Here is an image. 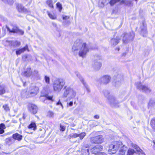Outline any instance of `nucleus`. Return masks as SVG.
<instances>
[{
	"instance_id": "nucleus-37",
	"label": "nucleus",
	"mask_w": 155,
	"mask_h": 155,
	"mask_svg": "<svg viewBox=\"0 0 155 155\" xmlns=\"http://www.w3.org/2000/svg\"><path fill=\"white\" fill-rule=\"evenodd\" d=\"M20 49L23 53L26 50H27L28 51H29L28 48V46L27 45H26L24 47Z\"/></svg>"
},
{
	"instance_id": "nucleus-15",
	"label": "nucleus",
	"mask_w": 155,
	"mask_h": 155,
	"mask_svg": "<svg viewBox=\"0 0 155 155\" xmlns=\"http://www.w3.org/2000/svg\"><path fill=\"white\" fill-rule=\"evenodd\" d=\"M103 149L102 146L100 145H97L91 149V152L92 153L95 154L98 151L102 150Z\"/></svg>"
},
{
	"instance_id": "nucleus-55",
	"label": "nucleus",
	"mask_w": 155,
	"mask_h": 155,
	"mask_svg": "<svg viewBox=\"0 0 155 155\" xmlns=\"http://www.w3.org/2000/svg\"><path fill=\"white\" fill-rule=\"evenodd\" d=\"M57 105H59V104H61V106H62V107H63V106H62V104L61 102L60 101H59L57 103Z\"/></svg>"
},
{
	"instance_id": "nucleus-5",
	"label": "nucleus",
	"mask_w": 155,
	"mask_h": 155,
	"mask_svg": "<svg viewBox=\"0 0 155 155\" xmlns=\"http://www.w3.org/2000/svg\"><path fill=\"white\" fill-rule=\"evenodd\" d=\"M38 90L39 88L38 87L35 86H31L28 92V97H32L36 95L38 92Z\"/></svg>"
},
{
	"instance_id": "nucleus-50",
	"label": "nucleus",
	"mask_w": 155,
	"mask_h": 155,
	"mask_svg": "<svg viewBox=\"0 0 155 155\" xmlns=\"http://www.w3.org/2000/svg\"><path fill=\"white\" fill-rule=\"evenodd\" d=\"M138 154L140 155H146L143 152V150L140 151V152Z\"/></svg>"
},
{
	"instance_id": "nucleus-20",
	"label": "nucleus",
	"mask_w": 155,
	"mask_h": 155,
	"mask_svg": "<svg viewBox=\"0 0 155 155\" xmlns=\"http://www.w3.org/2000/svg\"><path fill=\"white\" fill-rule=\"evenodd\" d=\"M7 91L5 86L3 85H0V95H2Z\"/></svg>"
},
{
	"instance_id": "nucleus-19",
	"label": "nucleus",
	"mask_w": 155,
	"mask_h": 155,
	"mask_svg": "<svg viewBox=\"0 0 155 155\" xmlns=\"http://www.w3.org/2000/svg\"><path fill=\"white\" fill-rule=\"evenodd\" d=\"M12 138L15 140H17L18 141L21 140L22 138V136L16 133L12 135Z\"/></svg>"
},
{
	"instance_id": "nucleus-17",
	"label": "nucleus",
	"mask_w": 155,
	"mask_h": 155,
	"mask_svg": "<svg viewBox=\"0 0 155 155\" xmlns=\"http://www.w3.org/2000/svg\"><path fill=\"white\" fill-rule=\"evenodd\" d=\"M120 39L119 37H114L110 40V42L111 45L115 46L119 42Z\"/></svg>"
},
{
	"instance_id": "nucleus-59",
	"label": "nucleus",
	"mask_w": 155,
	"mask_h": 155,
	"mask_svg": "<svg viewBox=\"0 0 155 155\" xmlns=\"http://www.w3.org/2000/svg\"><path fill=\"white\" fill-rule=\"evenodd\" d=\"M101 4H102V5L101 6V7H104V4L103 2H101Z\"/></svg>"
},
{
	"instance_id": "nucleus-45",
	"label": "nucleus",
	"mask_w": 155,
	"mask_h": 155,
	"mask_svg": "<svg viewBox=\"0 0 155 155\" xmlns=\"http://www.w3.org/2000/svg\"><path fill=\"white\" fill-rule=\"evenodd\" d=\"M60 130L63 131L65 130V127L64 126H63L61 124H60Z\"/></svg>"
},
{
	"instance_id": "nucleus-41",
	"label": "nucleus",
	"mask_w": 155,
	"mask_h": 155,
	"mask_svg": "<svg viewBox=\"0 0 155 155\" xmlns=\"http://www.w3.org/2000/svg\"><path fill=\"white\" fill-rule=\"evenodd\" d=\"M149 104L150 106H153L154 104H155V101L152 99L150 100L149 103Z\"/></svg>"
},
{
	"instance_id": "nucleus-9",
	"label": "nucleus",
	"mask_w": 155,
	"mask_h": 155,
	"mask_svg": "<svg viewBox=\"0 0 155 155\" xmlns=\"http://www.w3.org/2000/svg\"><path fill=\"white\" fill-rule=\"evenodd\" d=\"M108 101L111 106L116 107L119 103L116 98L113 96H110L108 97Z\"/></svg>"
},
{
	"instance_id": "nucleus-39",
	"label": "nucleus",
	"mask_w": 155,
	"mask_h": 155,
	"mask_svg": "<svg viewBox=\"0 0 155 155\" xmlns=\"http://www.w3.org/2000/svg\"><path fill=\"white\" fill-rule=\"evenodd\" d=\"M54 114L53 112L50 111L48 112L47 116L50 117H53Z\"/></svg>"
},
{
	"instance_id": "nucleus-44",
	"label": "nucleus",
	"mask_w": 155,
	"mask_h": 155,
	"mask_svg": "<svg viewBox=\"0 0 155 155\" xmlns=\"http://www.w3.org/2000/svg\"><path fill=\"white\" fill-rule=\"evenodd\" d=\"M122 149H121V150H120L119 151L118 154V155H124L125 153L124 151L122 150Z\"/></svg>"
},
{
	"instance_id": "nucleus-47",
	"label": "nucleus",
	"mask_w": 155,
	"mask_h": 155,
	"mask_svg": "<svg viewBox=\"0 0 155 155\" xmlns=\"http://www.w3.org/2000/svg\"><path fill=\"white\" fill-rule=\"evenodd\" d=\"M94 155H107V154L103 152H99L97 153Z\"/></svg>"
},
{
	"instance_id": "nucleus-22",
	"label": "nucleus",
	"mask_w": 155,
	"mask_h": 155,
	"mask_svg": "<svg viewBox=\"0 0 155 155\" xmlns=\"http://www.w3.org/2000/svg\"><path fill=\"white\" fill-rule=\"evenodd\" d=\"M77 77H78L80 81L83 83L84 86L85 87L88 92H90V90L89 89V87L88 85L86 84L84 82V81L83 78L80 76V74H77Z\"/></svg>"
},
{
	"instance_id": "nucleus-34",
	"label": "nucleus",
	"mask_w": 155,
	"mask_h": 155,
	"mask_svg": "<svg viewBox=\"0 0 155 155\" xmlns=\"http://www.w3.org/2000/svg\"><path fill=\"white\" fill-rule=\"evenodd\" d=\"M135 153V151L131 149H129L127 152V155H133V154Z\"/></svg>"
},
{
	"instance_id": "nucleus-63",
	"label": "nucleus",
	"mask_w": 155,
	"mask_h": 155,
	"mask_svg": "<svg viewBox=\"0 0 155 155\" xmlns=\"http://www.w3.org/2000/svg\"><path fill=\"white\" fill-rule=\"evenodd\" d=\"M75 125H74V124H73L72 125V126L74 127L75 126Z\"/></svg>"
},
{
	"instance_id": "nucleus-58",
	"label": "nucleus",
	"mask_w": 155,
	"mask_h": 155,
	"mask_svg": "<svg viewBox=\"0 0 155 155\" xmlns=\"http://www.w3.org/2000/svg\"><path fill=\"white\" fill-rule=\"evenodd\" d=\"M26 117V116L25 115V114H23V118L24 119H25Z\"/></svg>"
},
{
	"instance_id": "nucleus-32",
	"label": "nucleus",
	"mask_w": 155,
	"mask_h": 155,
	"mask_svg": "<svg viewBox=\"0 0 155 155\" xmlns=\"http://www.w3.org/2000/svg\"><path fill=\"white\" fill-rule=\"evenodd\" d=\"M150 124L153 130L155 131V119H152L151 121Z\"/></svg>"
},
{
	"instance_id": "nucleus-38",
	"label": "nucleus",
	"mask_w": 155,
	"mask_h": 155,
	"mask_svg": "<svg viewBox=\"0 0 155 155\" xmlns=\"http://www.w3.org/2000/svg\"><path fill=\"white\" fill-rule=\"evenodd\" d=\"M86 134L85 132H82L79 134V137H80L81 140H82L84 137L86 136Z\"/></svg>"
},
{
	"instance_id": "nucleus-25",
	"label": "nucleus",
	"mask_w": 155,
	"mask_h": 155,
	"mask_svg": "<svg viewBox=\"0 0 155 155\" xmlns=\"http://www.w3.org/2000/svg\"><path fill=\"white\" fill-rule=\"evenodd\" d=\"M11 45L15 47L19 46L20 45V43L17 41H13L11 43Z\"/></svg>"
},
{
	"instance_id": "nucleus-35",
	"label": "nucleus",
	"mask_w": 155,
	"mask_h": 155,
	"mask_svg": "<svg viewBox=\"0 0 155 155\" xmlns=\"http://www.w3.org/2000/svg\"><path fill=\"white\" fill-rule=\"evenodd\" d=\"M56 6L57 8L58 9L59 11L61 12L62 9L61 4L59 2H58L56 4Z\"/></svg>"
},
{
	"instance_id": "nucleus-28",
	"label": "nucleus",
	"mask_w": 155,
	"mask_h": 155,
	"mask_svg": "<svg viewBox=\"0 0 155 155\" xmlns=\"http://www.w3.org/2000/svg\"><path fill=\"white\" fill-rule=\"evenodd\" d=\"M28 128L29 129H32L34 130H36V124L34 122H32L28 126Z\"/></svg>"
},
{
	"instance_id": "nucleus-7",
	"label": "nucleus",
	"mask_w": 155,
	"mask_h": 155,
	"mask_svg": "<svg viewBox=\"0 0 155 155\" xmlns=\"http://www.w3.org/2000/svg\"><path fill=\"white\" fill-rule=\"evenodd\" d=\"M136 84L137 88L140 90L147 93H150L151 92V89L147 86L142 85L140 83H137Z\"/></svg>"
},
{
	"instance_id": "nucleus-2",
	"label": "nucleus",
	"mask_w": 155,
	"mask_h": 155,
	"mask_svg": "<svg viewBox=\"0 0 155 155\" xmlns=\"http://www.w3.org/2000/svg\"><path fill=\"white\" fill-rule=\"evenodd\" d=\"M122 143L120 141H115L112 143L109 147L108 152L110 154L115 153L120 148H122Z\"/></svg>"
},
{
	"instance_id": "nucleus-49",
	"label": "nucleus",
	"mask_w": 155,
	"mask_h": 155,
	"mask_svg": "<svg viewBox=\"0 0 155 155\" xmlns=\"http://www.w3.org/2000/svg\"><path fill=\"white\" fill-rule=\"evenodd\" d=\"M16 54L17 55H19L21 53H23L20 49H19L18 50H17L16 51Z\"/></svg>"
},
{
	"instance_id": "nucleus-51",
	"label": "nucleus",
	"mask_w": 155,
	"mask_h": 155,
	"mask_svg": "<svg viewBox=\"0 0 155 155\" xmlns=\"http://www.w3.org/2000/svg\"><path fill=\"white\" fill-rule=\"evenodd\" d=\"M73 104V102L72 101H71L69 103H68L67 104L68 105L70 106H71Z\"/></svg>"
},
{
	"instance_id": "nucleus-3",
	"label": "nucleus",
	"mask_w": 155,
	"mask_h": 155,
	"mask_svg": "<svg viewBox=\"0 0 155 155\" xmlns=\"http://www.w3.org/2000/svg\"><path fill=\"white\" fill-rule=\"evenodd\" d=\"M64 80L59 78L55 80L53 83L54 90L55 91L59 92L65 84Z\"/></svg>"
},
{
	"instance_id": "nucleus-31",
	"label": "nucleus",
	"mask_w": 155,
	"mask_h": 155,
	"mask_svg": "<svg viewBox=\"0 0 155 155\" xmlns=\"http://www.w3.org/2000/svg\"><path fill=\"white\" fill-rule=\"evenodd\" d=\"M32 75L34 77H38L39 76L38 71L36 70H34L33 72H32Z\"/></svg>"
},
{
	"instance_id": "nucleus-43",
	"label": "nucleus",
	"mask_w": 155,
	"mask_h": 155,
	"mask_svg": "<svg viewBox=\"0 0 155 155\" xmlns=\"http://www.w3.org/2000/svg\"><path fill=\"white\" fill-rule=\"evenodd\" d=\"M4 1H6L10 5H12L13 3V0H3Z\"/></svg>"
},
{
	"instance_id": "nucleus-61",
	"label": "nucleus",
	"mask_w": 155,
	"mask_h": 155,
	"mask_svg": "<svg viewBox=\"0 0 155 155\" xmlns=\"http://www.w3.org/2000/svg\"><path fill=\"white\" fill-rule=\"evenodd\" d=\"M25 84H26V83H25H25H24V84H23V85H24V86H25Z\"/></svg>"
},
{
	"instance_id": "nucleus-10",
	"label": "nucleus",
	"mask_w": 155,
	"mask_h": 155,
	"mask_svg": "<svg viewBox=\"0 0 155 155\" xmlns=\"http://www.w3.org/2000/svg\"><path fill=\"white\" fill-rule=\"evenodd\" d=\"M140 29L141 34L143 36H145L147 33V25L145 21H143L140 24Z\"/></svg>"
},
{
	"instance_id": "nucleus-46",
	"label": "nucleus",
	"mask_w": 155,
	"mask_h": 155,
	"mask_svg": "<svg viewBox=\"0 0 155 155\" xmlns=\"http://www.w3.org/2000/svg\"><path fill=\"white\" fill-rule=\"evenodd\" d=\"M78 134H74L71 135V137L72 138H75L79 137Z\"/></svg>"
},
{
	"instance_id": "nucleus-18",
	"label": "nucleus",
	"mask_w": 155,
	"mask_h": 155,
	"mask_svg": "<svg viewBox=\"0 0 155 155\" xmlns=\"http://www.w3.org/2000/svg\"><path fill=\"white\" fill-rule=\"evenodd\" d=\"M94 62L92 65L93 68L96 70H99L101 66V63L100 61L96 60V59L95 60Z\"/></svg>"
},
{
	"instance_id": "nucleus-33",
	"label": "nucleus",
	"mask_w": 155,
	"mask_h": 155,
	"mask_svg": "<svg viewBox=\"0 0 155 155\" xmlns=\"http://www.w3.org/2000/svg\"><path fill=\"white\" fill-rule=\"evenodd\" d=\"M47 4L48 6L50 8H54L53 4L52 1V0H48L47 1Z\"/></svg>"
},
{
	"instance_id": "nucleus-11",
	"label": "nucleus",
	"mask_w": 155,
	"mask_h": 155,
	"mask_svg": "<svg viewBox=\"0 0 155 155\" xmlns=\"http://www.w3.org/2000/svg\"><path fill=\"white\" fill-rule=\"evenodd\" d=\"M6 28L10 32L18 33V34L21 35H23L24 34V31L21 30L19 29L17 27H14L12 28V30L10 29L7 26H6Z\"/></svg>"
},
{
	"instance_id": "nucleus-36",
	"label": "nucleus",
	"mask_w": 155,
	"mask_h": 155,
	"mask_svg": "<svg viewBox=\"0 0 155 155\" xmlns=\"http://www.w3.org/2000/svg\"><path fill=\"white\" fill-rule=\"evenodd\" d=\"M45 97L46 99H48L49 100H51V101H53L52 100V97L50 96L48 94H45V95H43V96H41V97Z\"/></svg>"
},
{
	"instance_id": "nucleus-64",
	"label": "nucleus",
	"mask_w": 155,
	"mask_h": 155,
	"mask_svg": "<svg viewBox=\"0 0 155 155\" xmlns=\"http://www.w3.org/2000/svg\"><path fill=\"white\" fill-rule=\"evenodd\" d=\"M71 129L72 130H74V129L73 128H71Z\"/></svg>"
},
{
	"instance_id": "nucleus-23",
	"label": "nucleus",
	"mask_w": 155,
	"mask_h": 155,
	"mask_svg": "<svg viewBox=\"0 0 155 155\" xmlns=\"http://www.w3.org/2000/svg\"><path fill=\"white\" fill-rule=\"evenodd\" d=\"M18 11L21 12H27V10L21 4H18L17 6Z\"/></svg>"
},
{
	"instance_id": "nucleus-13",
	"label": "nucleus",
	"mask_w": 155,
	"mask_h": 155,
	"mask_svg": "<svg viewBox=\"0 0 155 155\" xmlns=\"http://www.w3.org/2000/svg\"><path fill=\"white\" fill-rule=\"evenodd\" d=\"M28 110L31 113L35 114L37 112L38 107L34 104H30L28 105Z\"/></svg>"
},
{
	"instance_id": "nucleus-54",
	"label": "nucleus",
	"mask_w": 155,
	"mask_h": 155,
	"mask_svg": "<svg viewBox=\"0 0 155 155\" xmlns=\"http://www.w3.org/2000/svg\"><path fill=\"white\" fill-rule=\"evenodd\" d=\"M63 19L64 20H66L69 18V17L67 16H64L63 17Z\"/></svg>"
},
{
	"instance_id": "nucleus-26",
	"label": "nucleus",
	"mask_w": 155,
	"mask_h": 155,
	"mask_svg": "<svg viewBox=\"0 0 155 155\" xmlns=\"http://www.w3.org/2000/svg\"><path fill=\"white\" fill-rule=\"evenodd\" d=\"M132 146L133 148H134L137 151V153H139L140 152V151H142V150H141L140 148L137 145L135 144H132Z\"/></svg>"
},
{
	"instance_id": "nucleus-21",
	"label": "nucleus",
	"mask_w": 155,
	"mask_h": 155,
	"mask_svg": "<svg viewBox=\"0 0 155 155\" xmlns=\"http://www.w3.org/2000/svg\"><path fill=\"white\" fill-rule=\"evenodd\" d=\"M15 140L12 137H9L5 139V142L6 144L10 146L14 143Z\"/></svg>"
},
{
	"instance_id": "nucleus-53",
	"label": "nucleus",
	"mask_w": 155,
	"mask_h": 155,
	"mask_svg": "<svg viewBox=\"0 0 155 155\" xmlns=\"http://www.w3.org/2000/svg\"><path fill=\"white\" fill-rule=\"evenodd\" d=\"M94 118L96 119H98L99 118V116L98 115H95L94 116Z\"/></svg>"
},
{
	"instance_id": "nucleus-40",
	"label": "nucleus",
	"mask_w": 155,
	"mask_h": 155,
	"mask_svg": "<svg viewBox=\"0 0 155 155\" xmlns=\"http://www.w3.org/2000/svg\"><path fill=\"white\" fill-rule=\"evenodd\" d=\"M104 95L108 99V97H109L110 96H112V95H109V92L108 91H105L104 93Z\"/></svg>"
},
{
	"instance_id": "nucleus-12",
	"label": "nucleus",
	"mask_w": 155,
	"mask_h": 155,
	"mask_svg": "<svg viewBox=\"0 0 155 155\" xmlns=\"http://www.w3.org/2000/svg\"><path fill=\"white\" fill-rule=\"evenodd\" d=\"M110 77L108 75L104 76L101 77L99 80V81L101 84H106L109 83L110 81Z\"/></svg>"
},
{
	"instance_id": "nucleus-62",
	"label": "nucleus",
	"mask_w": 155,
	"mask_h": 155,
	"mask_svg": "<svg viewBox=\"0 0 155 155\" xmlns=\"http://www.w3.org/2000/svg\"><path fill=\"white\" fill-rule=\"evenodd\" d=\"M28 30H30V27H28Z\"/></svg>"
},
{
	"instance_id": "nucleus-4",
	"label": "nucleus",
	"mask_w": 155,
	"mask_h": 155,
	"mask_svg": "<svg viewBox=\"0 0 155 155\" xmlns=\"http://www.w3.org/2000/svg\"><path fill=\"white\" fill-rule=\"evenodd\" d=\"M76 92L72 88L68 87H65L63 97H68L69 99L74 98L76 95Z\"/></svg>"
},
{
	"instance_id": "nucleus-6",
	"label": "nucleus",
	"mask_w": 155,
	"mask_h": 155,
	"mask_svg": "<svg viewBox=\"0 0 155 155\" xmlns=\"http://www.w3.org/2000/svg\"><path fill=\"white\" fill-rule=\"evenodd\" d=\"M91 143L94 144L101 143L104 141V139L102 135H99L90 138Z\"/></svg>"
},
{
	"instance_id": "nucleus-16",
	"label": "nucleus",
	"mask_w": 155,
	"mask_h": 155,
	"mask_svg": "<svg viewBox=\"0 0 155 155\" xmlns=\"http://www.w3.org/2000/svg\"><path fill=\"white\" fill-rule=\"evenodd\" d=\"M22 74L26 77H30L32 74V71L30 67L26 68L25 71L22 73Z\"/></svg>"
},
{
	"instance_id": "nucleus-42",
	"label": "nucleus",
	"mask_w": 155,
	"mask_h": 155,
	"mask_svg": "<svg viewBox=\"0 0 155 155\" xmlns=\"http://www.w3.org/2000/svg\"><path fill=\"white\" fill-rule=\"evenodd\" d=\"M45 82L47 84H48L49 83L50 78L49 77L47 76H45Z\"/></svg>"
},
{
	"instance_id": "nucleus-52",
	"label": "nucleus",
	"mask_w": 155,
	"mask_h": 155,
	"mask_svg": "<svg viewBox=\"0 0 155 155\" xmlns=\"http://www.w3.org/2000/svg\"><path fill=\"white\" fill-rule=\"evenodd\" d=\"M4 132V129H0V134H2Z\"/></svg>"
},
{
	"instance_id": "nucleus-30",
	"label": "nucleus",
	"mask_w": 155,
	"mask_h": 155,
	"mask_svg": "<svg viewBox=\"0 0 155 155\" xmlns=\"http://www.w3.org/2000/svg\"><path fill=\"white\" fill-rule=\"evenodd\" d=\"M120 0H110L109 3L110 4L111 6H113L115 5L116 3L119 2Z\"/></svg>"
},
{
	"instance_id": "nucleus-48",
	"label": "nucleus",
	"mask_w": 155,
	"mask_h": 155,
	"mask_svg": "<svg viewBox=\"0 0 155 155\" xmlns=\"http://www.w3.org/2000/svg\"><path fill=\"white\" fill-rule=\"evenodd\" d=\"M6 127L5 125L3 124H0V129H5Z\"/></svg>"
},
{
	"instance_id": "nucleus-14",
	"label": "nucleus",
	"mask_w": 155,
	"mask_h": 155,
	"mask_svg": "<svg viewBox=\"0 0 155 155\" xmlns=\"http://www.w3.org/2000/svg\"><path fill=\"white\" fill-rule=\"evenodd\" d=\"M90 147L88 145L83 146L81 149V155H89Z\"/></svg>"
},
{
	"instance_id": "nucleus-27",
	"label": "nucleus",
	"mask_w": 155,
	"mask_h": 155,
	"mask_svg": "<svg viewBox=\"0 0 155 155\" xmlns=\"http://www.w3.org/2000/svg\"><path fill=\"white\" fill-rule=\"evenodd\" d=\"M2 107L5 112H8L10 111V108L8 104H4L2 106Z\"/></svg>"
},
{
	"instance_id": "nucleus-56",
	"label": "nucleus",
	"mask_w": 155,
	"mask_h": 155,
	"mask_svg": "<svg viewBox=\"0 0 155 155\" xmlns=\"http://www.w3.org/2000/svg\"><path fill=\"white\" fill-rule=\"evenodd\" d=\"M120 3L121 4H125V0H122L120 2Z\"/></svg>"
},
{
	"instance_id": "nucleus-1",
	"label": "nucleus",
	"mask_w": 155,
	"mask_h": 155,
	"mask_svg": "<svg viewBox=\"0 0 155 155\" xmlns=\"http://www.w3.org/2000/svg\"><path fill=\"white\" fill-rule=\"evenodd\" d=\"M72 51L75 54H78L80 57L84 58L89 49L85 43L81 40L78 39L74 42L72 48Z\"/></svg>"
},
{
	"instance_id": "nucleus-60",
	"label": "nucleus",
	"mask_w": 155,
	"mask_h": 155,
	"mask_svg": "<svg viewBox=\"0 0 155 155\" xmlns=\"http://www.w3.org/2000/svg\"><path fill=\"white\" fill-rule=\"evenodd\" d=\"M119 50H120V48H117L116 49V50H117L118 51H119Z\"/></svg>"
},
{
	"instance_id": "nucleus-57",
	"label": "nucleus",
	"mask_w": 155,
	"mask_h": 155,
	"mask_svg": "<svg viewBox=\"0 0 155 155\" xmlns=\"http://www.w3.org/2000/svg\"><path fill=\"white\" fill-rule=\"evenodd\" d=\"M52 25L54 27H56L57 26L56 24L54 22H52Z\"/></svg>"
},
{
	"instance_id": "nucleus-8",
	"label": "nucleus",
	"mask_w": 155,
	"mask_h": 155,
	"mask_svg": "<svg viewBox=\"0 0 155 155\" xmlns=\"http://www.w3.org/2000/svg\"><path fill=\"white\" fill-rule=\"evenodd\" d=\"M134 34L133 32L130 34H125L124 36L123 41L124 43H127L130 40H132L134 38Z\"/></svg>"
},
{
	"instance_id": "nucleus-24",
	"label": "nucleus",
	"mask_w": 155,
	"mask_h": 155,
	"mask_svg": "<svg viewBox=\"0 0 155 155\" xmlns=\"http://www.w3.org/2000/svg\"><path fill=\"white\" fill-rule=\"evenodd\" d=\"M114 79L116 80V83L119 82L123 79V76L121 75L118 74L117 76H114Z\"/></svg>"
},
{
	"instance_id": "nucleus-29",
	"label": "nucleus",
	"mask_w": 155,
	"mask_h": 155,
	"mask_svg": "<svg viewBox=\"0 0 155 155\" xmlns=\"http://www.w3.org/2000/svg\"><path fill=\"white\" fill-rule=\"evenodd\" d=\"M47 12L48 15L51 18L53 19H56V16L54 14L51 13L48 11H47Z\"/></svg>"
}]
</instances>
